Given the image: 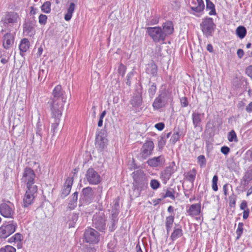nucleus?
<instances>
[{
	"label": "nucleus",
	"mask_w": 252,
	"mask_h": 252,
	"mask_svg": "<svg viewBox=\"0 0 252 252\" xmlns=\"http://www.w3.org/2000/svg\"><path fill=\"white\" fill-rule=\"evenodd\" d=\"M159 22V18L158 16H155L154 17H152L150 19H149L147 22V25H154L157 24Z\"/></svg>",
	"instance_id": "47"
},
{
	"label": "nucleus",
	"mask_w": 252,
	"mask_h": 252,
	"mask_svg": "<svg viewBox=\"0 0 252 252\" xmlns=\"http://www.w3.org/2000/svg\"><path fill=\"white\" fill-rule=\"evenodd\" d=\"M161 28L165 38L167 35L172 34L174 31L173 25L171 21H167L163 23Z\"/></svg>",
	"instance_id": "27"
},
{
	"label": "nucleus",
	"mask_w": 252,
	"mask_h": 252,
	"mask_svg": "<svg viewBox=\"0 0 252 252\" xmlns=\"http://www.w3.org/2000/svg\"><path fill=\"white\" fill-rule=\"evenodd\" d=\"M247 102L245 99H244L243 100L240 101L237 105V107L239 110L240 111H243L244 110L246 107L247 106Z\"/></svg>",
	"instance_id": "51"
},
{
	"label": "nucleus",
	"mask_w": 252,
	"mask_h": 252,
	"mask_svg": "<svg viewBox=\"0 0 252 252\" xmlns=\"http://www.w3.org/2000/svg\"><path fill=\"white\" fill-rule=\"evenodd\" d=\"M53 97L51 99L58 100L64 102L66 101V98L65 95V92L63 90L61 85H57L54 89L52 92Z\"/></svg>",
	"instance_id": "15"
},
{
	"label": "nucleus",
	"mask_w": 252,
	"mask_h": 252,
	"mask_svg": "<svg viewBox=\"0 0 252 252\" xmlns=\"http://www.w3.org/2000/svg\"><path fill=\"white\" fill-rule=\"evenodd\" d=\"M73 182V177H68L63 187V189L62 190V192L60 194V197L63 199L66 196H67L70 193L71 189L72 187V185Z\"/></svg>",
	"instance_id": "20"
},
{
	"label": "nucleus",
	"mask_w": 252,
	"mask_h": 252,
	"mask_svg": "<svg viewBox=\"0 0 252 252\" xmlns=\"http://www.w3.org/2000/svg\"><path fill=\"white\" fill-rule=\"evenodd\" d=\"M155 127L158 130H162L164 127V124L163 123H158L156 124Z\"/></svg>",
	"instance_id": "64"
},
{
	"label": "nucleus",
	"mask_w": 252,
	"mask_h": 252,
	"mask_svg": "<svg viewBox=\"0 0 252 252\" xmlns=\"http://www.w3.org/2000/svg\"><path fill=\"white\" fill-rule=\"evenodd\" d=\"M180 102L182 107H185L188 105L189 102L186 97H183L180 99Z\"/></svg>",
	"instance_id": "58"
},
{
	"label": "nucleus",
	"mask_w": 252,
	"mask_h": 252,
	"mask_svg": "<svg viewBox=\"0 0 252 252\" xmlns=\"http://www.w3.org/2000/svg\"><path fill=\"white\" fill-rule=\"evenodd\" d=\"M0 213L5 218H13L14 214V207L12 203H2L0 205Z\"/></svg>",
	"instance_id": "10"
},
{
	"label": "nucleus",
	"mask_w": 252,
	"mask_h": 252,
	"mask_svg": "<svg viewBox=\"0 0 252 252\" xmlns=\"http://www.w3.org/2000/svg\"><path fill=\"white\" fill-rule=\"evenodd\" d=\"M154 148V144L152 141H146L142 146L140 151V156L143 159L150 156Z\"/></svg>",
	"instance_id": "13"
},
{
	"label": "nucleus",
	"mask_w": 252,
	"mask_h": 252,
	"mask_svg": "<svg viewBox=\"0 0 252 252\" xmlns=\"http://www.w3.org/2000/svg\"><path fill=\"white\" fill-rule=\"evenodd\" d=\"M236 33L240 38H244L246 35L247 30L244 26H239L236 30Z\"/></svg>",
	"instance_id": "37"
},
{
	"label": "nucleus",
	"mask_w": 252,
	"mask_h": 252,
	"mask_svg": "<svg viewBox=\"0 0 252 252\" xmlns=\"http://www.w3.org/2000/svg\"><path fill=\"white\" fill-rule=\"evenodd\" d=\"M35 24L36 21L35 20H30L26 22L24 25V32L26 33L27 35L32 37L35 34Z\"/></svg>",
	"instance_id": "21"
},
{
	"label": "nucleus",
	"mask_w": 252,
	"mask_h": 252,
	"mask_svg": "<svg viewBox=\"0 0 252 252\" xmlns=\"http://www.w3.org/2000/svg\"><path fill=\"white\" fill-rule=\"evenodd\" d=\"M165 140L164 139L163 137H161L158 142V147L159 149H162V148L165 145Z\"/></svg>",
	"instance_id": "59"
},
{
	"label": "nucleus",
	"mask_w": 252,
	"mask_h": 252,
	"mask_svg": "<svg viewBox=\"0 0 252 252\" xmlns=\"http://www.w3.org/2000/svg\"><path fill=\"white\" fill-rule=\"evenodd\" d=\"M170 197L172 199H175L174 190L173 189H169L166 191L165 194L162 195V198Z\"/></svg>",
	"instance_id": "44"
},
{
	"label": "nucleus",
	"mask_w": 252,
	"mask_h": 252,
	"mask_svg": "<svg viewBox=\"0 0 252 252\" xmlns=\"http://www.w3.org/2000/svg\"><path fill=\"white\" fill-rule=\"evenodd\" d=\"M126 70V66L124 65L121 64L119 67L118 71L120 75L123 76L125 74Z\"/></svg>",
	"instance_id": "56"
},
{
	"label": "nucleus",
	"mask_w": 252,
	"mask_h": 252,
	"mask_svg": "<svg viewBox=\"0 0 252 252\" xmlns=\"http://www.w3.org/2000/svg\"><path fill=\"white\" fill-rule=\"evenodd\" d=\"M150 186L153 189H157L159 187L160 183L158 180L152 179L150 182Z\"/></svg>",
	"instance_id": "52"
},
{
	"label": "nucleus",
	"mask_w": 252,
	"mask_h": 252,
	"mask_svg": "<svg viewBox=\"0 0 252 252\" xmlns=\"http://www.w3.org/2000/svg\"><path fill=\"white\" fill-rule=\"evenodd\" d=\"M111 212H119V204L118 200H115Z\"/></svg>",
	"instance_id": "57"
},
{
	"label": "nucleus",
	"mask_w": 252,
	"mask_h": 252,
	"mask_svg": "<svg viewBox=\"0 0 252 252\" xmlns=\"http://www.w3.org/2000/svg\"><path fill=\"white\" fill-rule=\"evenodd\" d=\"M206 9L208 10H210L209 14L210 15H215L216 14L215 6L214 4L210 0H206Z\"/></svg>",
	"instance_id": "39"
},
{
	"label": "nucleus",
	"mask_w": 252,
	"mask_h": 252,
	"mask_svg": "<svg viewBox=\"0 0 252 252\" xmlns=\"http://www.w3.org/2000/svg\"><path fill=\"white\" fill-rule=\"evenodd\" d=\"M0 252H16V249L11 246H6L0 249Z\"/></svg>",
	"instance_id": "49"
},
{
	"label": "nucleus",
	"mask_w": 252,
	"mask_h": 252,
	"mask_svg": "<svg viewBox=\"0 0 252 252\" xmlns=\"http://www.w3.org/2000/svg\"><path fill=\"white\" fill-rule=\"evenodd\" d=\"M28 189L23 198V206L24 207H27L32 204L35 198V194H36L37 188L36 186L27 188Z\"/></svg>",
	"instance_id": "7"
},
{
	"label": "nucleus",
	"mask_w": 252,
	"mask_h": 252,
	"mask_svg": "<svg viewBox=\"0 0 252 252\" xmlns=\"http://www.w3.org/2000/svg\"><path fill=\"white\" fill-rule=\"evenodd\" d=\"M240 208L241 210H246L248 208L247 202L245 200H243L240 206Z\"/></svg>",
	"instance_id": "63"
},
{
	"label": "nucleus",
	"mask_w": 252,
	"mask_h": 252,
	"mask_svg": "<svg viewBox=\"0 0 252 252\" xmlns=\"http://www.w3.org/2000/svg\"><path fill=\"white\" fill-rule=\"evenodd\" d=\"M228 140L230 142H237L238 141L236 132L234 130H231L229 132L228 134Z\"/></svg>",
	"instance_id": "46"
},
{
	"label": "nucleus",
	"mask_w": 252,
	"mask_h": 252,
	"mask_svg": "<svg viewBox=\"0 0 252 252\" xmlns=\"http://www.w3.org/2000/svg\"><path fill=\"white\" fill-rule=\"evenodd\" d=\"M180 137V135L179 132H176L174 133L171 136L170 141V142L174 144L177 141H178Z\"/></svg>",
	"instance_id": "50"
},
{
	"label": "nucleus",
	"mask_w": 252,
	"mask_h": 252,
	"mask_svg": "<svg viewBox=\"0 0 252 252\" xmlns=\"http://www.w3.org/2000/svg\"><path fill=\"white\" fill-rule=\"evenodd\" d=\"M174 220V216L170 215L165 219V226H172Z\"/></svg>",
	"instance_id": "48"
},
{
	"label": "nucleus",
	"mask_w": 252,
	"mask_h": 252,
	"mask_svg": "<svg viewBox=\"0 0 252 252\" xmlns=\"http://www.w3.org/2000/svg\"><path fill=\"white\" fill-rule=\"evenodd\" d=\"M158 95L166 104H167L168 102L172 100L171 92L168 90H163Z\"/></svg>",
	"instance_id": "28"
},
{
	"label": "nucleus",
	"mask_w": 252,
	"mask_h": 252,
	"mask_svg": "<svg viewBox=\"0 0 252 252\" xmlns=\"http://www.w3.org/2000/svg\"><path fill=\"white\" fill-rule=\"evenodd\" d=\"M196 175V170L195 169L193 168L192 170L185 173L184 174V176L186 179L190 182L192 185L193 182L195 179V177Z\"/></svg>",
	"instance_id": "30"
},
{
	"label": "nucleus",
	"mask_w": 252,
	"mask_h": 252,
	"mask_svg": "<svg viewBox=\"0 0 252 252\" xmlns=\"http://www.w3.org/2000/svg\"><path fill=\"white\" fill-rule=\"evenodd\" d=\"M147 32L155 43L164 41L165 39L161 27H148Z\"/></svg>",
	"instance_id": "1"
},
{
	"label": "nucleus",
	"mask_w": 252,
	"mask_h": 252,
	"mask_svg": "<svg viewBox=\"0 0 252 252\" xmlns=\"http://www.w3.org/2000/svg\"><path fill=\"white\" fill-rule=\"evenodd\" d=\"M202 31L207 37L212 36L216 27L212 18L206 17L200 24Z\"/></svg>",
	"instance_id": "3"
},
{
	"label": "nucleus",
	"mask_w": 252,
	"mask_h": 252,
	"mask_svg": "<svg viewBox=\"0 0 252 252\" xmlns=\"http://www.w3.org/2000/svg\"><path fill=\"white\" fill-rule=\"evenodd\" d=\"M197 162L201 168L204 167L206 165V160L204 155H200L197 157Z\"/></svg>",
	"instance_id": "45"
},
{
	"label": "nucleus",
	"mask_w": 252,
	"mask_h": 252,
	"mask_svg": "<svg viewBox=\"0 0 252 252\" xmlns=\"http://www.w3.org/2000/svg\"><path fill=\"white\" fill-rule=\"evenodd\" d=\"M106 139L104 135V131L100 130V131L96 135L95 146L96 148L99 151H101L105 146Z\"/></svg>",
	"instance_id": "18"
},
{
	"label": "nucleus",
	"mask_w": 252,
	"mask_h": 252,
	"mask_svg": "<svg viewBox=\"0 0 252 252\" xmlns=\"http://www.w3.org/2000/svg\"><path fill=\"white\" fill-rule=\"evenodd\" d=\"M61 117H51V131L53 132V134L56 132V128H57L60 122Z\"/></svg>",
	"instance_id": "33"
},
{
	"label": "nucleus",
	"mask_w": 252,
	"mask_h": 252,
	"mask_svg": "<svg viewBox=\"0 0 252 252\" xmlns=\"http://www.w3.org/2000/svg\"><path fill=\"white\" fill-rule=\"evenodd\" d=\"M165 158L163 156L160 155L157 157H154L149 159L147 163L149 166L152 167L162 166L165 163Z\"/></svg>",
	"instance_id": "19"
},
{
	"label": "nucleus",
	"mask_w": 252,
	"mask_h": 252,
	"mask_svg": "<svg viewBox=\"0 0 252 252\" xmlns=\"http://www.w3.org/2000/svg\"><path fill=\"white\" fill-rule=\"evenodd\" d=\"M85 178L91 185H98L101 181L99 174L93 168H89L87 170Z\"/></svg>",
	"instance_id": "8"
},
{
	"label": "nucleus",
	"mask_w": 252,
	"mask_h": 252,
	"mask_svg": "<svg viewBox=\"0 0 252 252\" xmlns=\"http://www.w3.org/2000/svg\"><path fill=\"white\" fill-rule=\"evenodd\" d=\"M42 12L49 13L51 11V2L49 1L45 2L41 7Z\"/></svg>",
	"instance_id": "43"
},
{
	"label": "nucleus",
	"mask_w": 252,
	"mask_h": 252,
	"mask_svg": "<svg viewBox=\"0 0 252 252\" xmlns=\"http://www.w3.org/2000/svg\"><path fill=\"white\" fill-rule=\"evenodd\" d=\"M204 118V114L203 113H199L198 112H193L191 115L192 123L194 128L200 127L202 120Z\"/></svg>",
	"instance_id": "23"
},
{
	"label": "nucleus",
	"mask_w": 252,
	"mask_h": 252,
	"mask_svg": "<svg viewBox=\"0 0 252 252\" xmlns=\"http://www.w3.org/2000/svg\"><path fill=\"white\" fill-rule=\"evenodd\" d=\"M133 73L132 72H130L128 73L126 76V84L128 86L130 85V83H131L130 80H131L132 77L133 76Z\"/></svg>",
	"instance_id": "60"
},
{
	"label": "nucleus",
	"mask_w": 252,
	"mask_h": 252,
	"mask_svg": "<svg viewBox=\"0 0 252 252\" xmlns=\"http://www.w3.org/2000/svg\"><path fill=\"white\" fill-rule=\"evenodd\" d=\"M243 226L244 224L243 222H239L238 223L236 230V234L237 235L236 240H239L243 234L244 231Z\"/></svg>",
	"instance_id": "41"
},
{
	"label": "nucleus",
	"mask_w": 252,
	"mask_h": 252,
	"mask_svg": "<svg viewBox=\"0 0 252 252\" xmlns=\"http://www.w3.org/2000/svg\"><path fill=\"white\" fill-rule=\"evenodd\" d=\"M12 222V223L0 227V238H6L15 231L17 224L13 221Z\"/></svg>",
	"instance_id": "12"
},
{
	"label": "nucleus",
	"mask_w": 252,
	"mask_h": 252,
	"mask_svg": "<svg viewBox=\"0 0 252 252\" xmlns=\"http://www.w3.org/2000/svg\"><path fill=\"white\" fill-rule=\"evenodd\" d=\"M9 54L3 50H0V62L4 64H6L9 60Z\"/></svg>",
	"instance_id": "40"
},
{
	"label": "nucleus",
	"mask_w": 252,
	"mask_h": 252,
	"mask_svg": "<svg viewBox=\"0 0 252 252\" xmlns=\"http://www.w3.org/2000/svg\"><path fill=\"white\" fill-rule=\"evenodd\" d=\"M47 20V16L46 15L40 14L39 16L38 22L41 25H45Z\"/></svg>",
	"instance_id": "53"
},
{
	"label": "nucleus",
	"mask_w": 252,
	"mask_h": 252,
	"mask_svg": "<svg viewBox=\"0 0 252 252\" xmlns=\"http://www.w3.org/2000/svg\"><path fill=\"white\" fill-rule=\"evenodd\" d=\"M246 73L252 78V65L247 67L246 69Z\"/></svg>",
	"instance_id": "62"
},
{
	"label": "nucleus",
	"mask_w": 252,
	"mask_h": 252,
	"mask_svg": "<svg viewBox=\"0 0 252 252\" xmlns=\"http://www.w3.org/2000/svg\"><path fill=\"white\" fill-rule=\"evenodd\" d=\"M20 18L18 14L14 12H10L7 13L4 19L2 20L3 22V26L9 32L11 31V27L15 24L17 23Z\"/></svg>",
	"instance_id": "4"
},
{
	"label": "nucleus",
	"mask_w": 252,
	"mask_h": 252,
	"mask_svg": "<svg viewBox=\"0 0 252 252\" xmlns=\"http://www.w3.org/2000/svg\"><path fill=\"white\" fill-rule=\"evenodd\" d=\"M78 199V192H75L72 195V198L70 199L67 208L70 210L74 209L77 206V201Z\"/></svg>",
	"instance_id": "32"
},
{
	"label": "nucleus",
	"mask_w": 252,
	"mask_h": 252,
	"mask_svg": "<svg viewBox=\"0 0 252 252\" xmlns=\"http://www.w3.org/2000/svg\"><path fill=\"white\" fill-rule=\"evenodd\" d=\"M189 6L196 13L202 12L205 7L203 0H190Z\"/></svg>",
	"instance_id": "22"
},
{
	"label": "nucleus",
	"mask_w": 252,
	"mask_h": 252,
	"mask_svg": "<svg viewBox=\"0 0 252 252\" xmlns=\"http://www.w3.org/2000/svg\"><path fill=\"white\" fill-rule=\"evenodd\" d=\"M79 212H73L65 218V221L68 225V227H74L79 218Z\"/></svg>",
	"instance_id": "24"
},
{
	"label": "nucleus",
	"mask_w": 252,
	"mask_h": 252,
	"mask_svg": "<svg viewBox=\"0 0 252 252\" xmlns=\"http://www.w3.org/2000/svg\"><path fill=\"white\" fill-rule=\"evenodd\" d=\"M14 43V36L10 32L5 33L3 37L2 45L6 49H9Z\"/></svg>",
	"instance_id": "25"
},
{
	"label": "nucleus",
	"mask_w": 252,
	"mask_h": 252,
	"mask_svg": "<svg viewBox=\"0 0 252 252\" xmlns=\"http://www.w3.org/2000/svg\"><path fill=\"white\" fill-rule=\"evenodd\" d=\"M166 105V104L165 102L159 95H158V96L154 100L152 105L155 109L158 110L163 107H164Z\"/></svg>",
	"instance_id": "31"
},
{
	"label": "nucleus",
	"mask_w": 252,
	"mask_h": 252,
	"mask_svg": "<svg viewBox=\"0 0 252 252\" xmlns=\"http://www.w3.org/2000/svg\"><path fill=\"white\" fill-rule=\"evenodd\" d=\"M35 174L31 168L27 167L25 169L22 178V182L27 184V188L34 186Z\"/></svg>",
	"instance_id": "9"
},
{
	"label": "nucleus",
	"mask_w": 252,
	"mask_h": 252,
	"mask_svg": "<svg viewBox=\"0 0 252 252\" xmlns=\"http://www.w3.org/2000/svg\"><path fill=\"white\" fill-rule=\"evenodd\" d=\"M106 217L103 213L96 214L93 218V226L97 230L102 231L106 228Z\"/></svg>",
	"instance_id": "5"
},
{
	"label": "nucleus",
	"mask_w": 252,
	"mask_h": 252,
	"mask_svg": "<svg viewBox=\"0 0 252 252\" xmlns=\"http://www.w3.org/2000/svg\"><path fill=\"white\" fill-rule=\"evenodd\" d=\"M157 91V86L155 83H152L148 89V94L151 98H153Z\"/></svg>",
	"instance_id": "42"
},
{
	"label": "nucleus",
	"mask_w": 252,
	"mask_h": 252,
	"mask_svg": "<svg viewBox=\"0 0 252 252\" xmlns=\"http://www.w3.org/2000/svg\"><path fill=\"white\" fill-rule=\"evenodd\" d=\"M177 170V168L175 165L174 162L171 164L166 167V168L160 173V178L164 182L168 180L171 175Z\"/></svg>",
	"instance_id": "16"
},
{
	"label": "nucleus",
	"mask_w": 252,
	"mask_h": 252,
	"mask_svg": "<svg viewBox=\"0 0 252 252\" xmlns=\"http://www.w3.org/2000/svg\"><path fill=\"white\" fill-rule=\"evenodd\" d=\"M132 178L135 186L137 188H142L147 184L146 177L142 170H138L132 173Z\"/></svg>",
	"instance_id": "6"
},
{
	"label": "nucleus",
	"mask_w": 252,
	"mask_h": 252,
	"mask_svg": "<svg viewBox=\"0 0 252 252\" xmlns=\"http://www.w3.org/2000/svg\"><path fill=\"white\" fill-rule=\"evenodd\" d=\"M130 103L135 110L139 111L142 108V98L141 94L138 92L133 94L130 101Z\"/></svg>",
	"instance_id": "17"
},
{
	"label": "nucleus",
	"mask_w": 252,
	"mask_h": 252,
	"mask_svg": "<svg viewBox=\"0 0 252 252\" xmlns=\"http://www.w3.org/2000/svg\"><path fill=\"white\" fill-rule=\"evenodd\" d=\"M236 198L235 195L230 196L229 197V204L230 207H235L236 204Z\"/></svg>",
	"instance_id": "55"
},
{
	"label": "nucleus",
	"mask_w": 252,
	"mask_h": 252,
	"mask_svg": "<svg viewBox=\"0 0 252 252\" xmlns=\"http://www.w3.org/2000/svg\"><path fill=\"white\" fill-rule=\"evenodd\" d=\"M64 102L50 99L47 103L51 112V117H61Z\"/></svg>",
	"instance_id": "2"
},
{
	"label": "nucleus",
	"mask_w": 252,
	"mask_h": 252,
	"mask_svg": "<svg viewBox=\"0 0 252 252\" xmlns=\"http://www.w3.org/2000/svg\"><path fill=\"white\" fill-rule=\"evenodd\" d=\"M75 4L73 2H71L67 9V13L65 15L64 19L66 21H69L72 17V14L74 11Z\"/></svg>",
	"instance_id": "36"
},
{
	"label": "nucleus",
	"mask_w": 252,
	"mask_h": 252,
	"mask_svg": "<svg viewBox=\"0 0 252 252\" xmlns=\"http://www.w3.org/2000/svg\"><path fill=\"white\" fill-rule=\"evenodd\" d=\"M182 235L183 230L181 227L174 228V229L171 235L170 238L172 241H175Z\"/></svg>",
	"instance_id": "35"
},
{
	"label": "nucleus",
	"mask_w": 252,
	"mask_h": 252,
	"mask_svg": "<svg viewBox=\"0 0 252 252\" xmlns=\"http://www.w3.org/2000/svg\"><path fill=\"white\" fill-rule=\"evenodd\" d=\"M82 196L81 201L83 203L87 205L93 202L94 198V192L92 188L88 187L82 189Z\"/></svg>",
	"instance_id": "14"
},
{
	"label": "nucleus",
	"mask_w": 252,
	"mask_h": 252,
	"mask_svg": "<svg viewBox=\"0 0 252 252\" xmlns=\"http://www.w3.org/2000/svg\"><path fill=\"white\" fill-rule=\"evenodd\" d=\"M218 180V177L217 175H214L212 180V189L214 191H217L218 189L217 182Z\"/></svg>",
	"instance_id": "54"
},
{
	"label": "nucleus",
	"mask_w": 252,
	"mask_h": 252,
	"mask_svg": "<svg viewBox=\"0 0 252 252\" xmlns=\"http://www.w3.org/2000/svg\"><path fill=\"white\" fill-rule=\"evenodd\" d=\"M221 152L225 155H227L230 152V149L227 146H223L220 149Z\"/></svg>",
	"instance_id": "61"
},
{
	"label": "nucleus",
	"mask_w": 252,
	"mask_h": 252,
	"mask_svg": "<svg viewBox=\"0 0 252 252\" xmlns=\"http://www.w3.org/2000/svg\"><path fill=\"white\" fill-rule=\"evenodd\" d=\"M119 212H111V220L112 225L110 227L111 231H113L115 229V225L118 222V216Z\"/></svg>",
	"instance_id": "38"
},
{
	"label": "nucleus",
	"mask_w": 252,
	"mask_h": 252,
	"mask_svg": "<svg viewBox=\"0 0 252 252\" xmlns=\"http://www.w3.org/2000/svg\"><path fill=\"white\" fill-rule=\"evenodd\" d=\"M30 47V42L27 38L23 39L19 45V49L21 52H26Z\"/></svg>",
	"instance_id": "34"
},
{
	"label": "nucleus",
	"mask_w": 252,
	"mask_h": 252,
	"mask_svg": "<svg viewBox=\"0 0 252 252\" xmlns=\"http://www.w3.org/2000/svg\"><path fill=\"white\" fill-rule=\"evenodd\" d=\"M201 211V204L196 203L190 205L187 210V213L188 215L191 217L199 215Z\"/></svg>",
	"instance_id": "26"
},
{
	"label": "nucleus",
	"mask_w": 252,
	"mask_h": 252,
	"mask_svg": "<svg viewBox=\"0 0 252 252\" xmlns=\"http://www.w3.org/2000/svg\"><path fill=\"white\" fill-rule=\"evenodd\" d=\"M84 238L86 242L90 244H96L99 241V234L94 229L89 228L86 230Z\"/></svg>",
	"instance_id": "11"
},
{
	"label": "nucleus",
	"mask_w": 252,
	"mask_h": 252,
	"mask_svg": "<svg viewBox=\"0 0 252 252\" xmlns=\"http://www.w3.org/2000/svg\"><path fill=\"white\" fill-rule=\"evenodd\" d=\"M146 72L153 76H156L157 73V66L153 62L148 64L146 67Z\"/></svg>",
	"instance_id": "29"
}]
</instances>
